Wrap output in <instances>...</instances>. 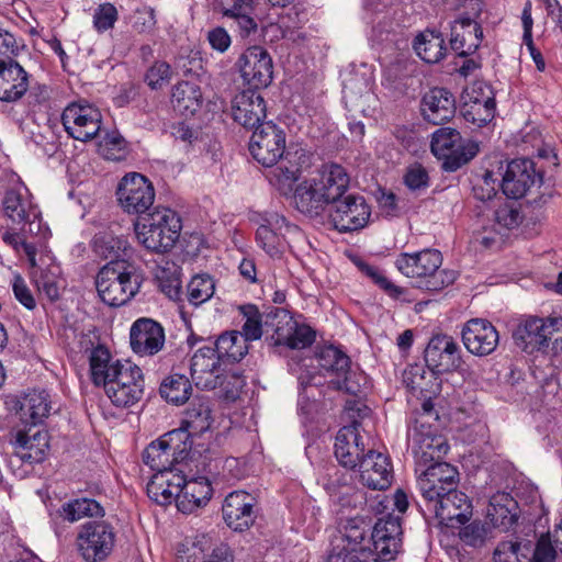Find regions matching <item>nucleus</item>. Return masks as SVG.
Masks as SVG:
<instances>
[{
    "label": "nucleus",
    "instance_id": "1",
    "mask_svg": "<svg viewBox=\"0 0 562 562\" xmlns=\"http://www.w3.org/2000/svg\"><path fill=\"white\" fill-rule=\"evenodd\" d=\"M350 177L339 164L326 162L315 177L299 184L296 210L310 217L322 216L327 209L349 192Z\"/></svg>",
    "mask_w": 562,
    "mask_h": 562
},
{
    "label": "nucleus",
    "instance_id": "2",
    "mask_svg": "<svg viewBox=\"0 0 562 562\" xmlns=\"http://www.w3.org/2000/svg\"><path fill=\"white\" fill-rule=\"evenodd\" d=\"M143 281V273L134 262L111 260L99 270L95 288L106 305L122 306L139 292Z\"/></svg>",
    "mask_w": 562,
    "mask_h": 562
},
{
    "label": "nucleus",
    "instance_id": "3",
    "mask_svg": "<svg viewBox=\"0 0 562 562\" xmlns=\"http://www.w3.org/2000/svg\"><path fill=\"white\" fill-rule=\"evenodd\" d=\"M394 265L403 276L416 279L419 289L432 292L449 286L458 277L454 270L440 269L442 265L441 252L431 248L412 254L401 252Z\"/></svg>",
    "mask_w": 562,
    "mask_h": 562
},
{
    "label": "nucleus",
    "instance_id": "4",
    "mask_svg": "<svg viewBox=\"0 0 562 562\" xmlns=\"http://www.w3.org/2000/svg\"><path fill=\"white\" fill-rule=\"evenodd\" d=\"M182 229L179 214L170 207L157 206L134 223L137 240L148 250L165 254L178 240Z\"/></svg>",
    "mask_w": 562,
    "mask_h": 562
},
{
    "label": "nucleus",
    "instance_id": "5",
    "mask_svg": "<svg viewBox=\"0 0 562 562\" xmlns=\"http://www.w3.org/2000/svg\"><path fill=\"white\" fill-rule=\"evenodd\" d=\"M265 333L272 346L289 349H304L315 341V331L305 324H299L291 313L282 307H273L265 314Z\"/></svg>",
    "mask_w": 562,
    "mask_h": 562
},
{
    "label": "nucleus",
    "instance_id": "6",
    "mask_svg": "<svg viewBox=\"0 0 562 562\" xmlns=\"http://www.w3.org/2000/svg\"><path fill=\"white\" fill-rule=\"evenodd\" d=\"M407 441L418 468L441 460L450 448L447 438L439 431V425H426L424 417L417 419L415 425H407Z\"/></svg>",
    "mask_w": 562,
    "mask_h": 562
},
{
    "label": "nucleus",
    "instance_id": "7",
    "mask_svg": "<svg viewBox=\"0 0 562 562\" xmlns=\"http://www.w3.org/2000/svg\"><path fill=\"white\" fill-rule=\"evenodd\" d=\"M431 153L442 159V168L454 172L473 159L479 153L475 142H462L461 134L456 128L440 127L434 134L430 143Z\"/></svg>",
    "mask_w": 562,
    "mask_h": 562
},
{
    "label": "nucleus",
    "instance_id": "8",
    "mask_svg": "<svg viewBox=\"0 0 562 562\" xmlns=\"http://www.w3.org/2000/svg\"><path fill=\"white\" fill-rule=\"evenodd\" d=\"M116 541L114 526L105 520H90L80 526L76 547L86 562H102L113 551Z\"/></svg>",
    "mask_w": 562,
    "mask_h": 562
},
{
    "label": "nucleus",
    "instance_id": "9",
    "mask_svg": "<svg viewBox=\"0 0 562 562\" xmlns=\"http://www.w3.org/2000/svg\"><path fill=\"white\" fill-rule=\"evenodd\" d=\"M561 327V317L525 316L519 319L513 330V339L515 345L526 353L546 351L553 334Z\"/></svg>",
    "mask_w": 562,
    "mask_h": 562
},
{
    "label": "nucleus",
    "instance_id": "10",
    "mask_svg": "<svg viewBox=\"0 0 562 562\" xmlns=\"http://www.w3.org/2000/svg\"><path fill=\"white\" fill-rule=\"evenodd\" d=\"M112 372V378L103 385L112 404L116 407L127 408L139 402L144 395L142 369L126 362Z\"/></svg>",
    "mask_w": 562,
    "mask_h": 562
},
{
    "label": "nucleus",
    "instance_id": "11",
    "mask_svg": "<svg viewBox=\"0 0 562 562\" xmlns=\"http://www.w3.org/2000/svg\"><path fill=\"white\" fill-rule=\"evenodd\" d=\"M327 211L330 223L340 233L364 228L371 216V206L359 193H348L331 204Z\"/></svg>",
    "mask_w": 562,
    "mask_h": 562
},
{
    "label": "nucleus",
    "instance_id": "12",
    "mask_svg": "<svg viewBox=\"0 0 562 562\" xmlns=\"http://www.w3.org/2000/svg\"><path fill=\"white\" fill-rule=\"evenodd\" d=\"M286 136L284 130L269 121L260 124L252 133L249 151L263 167H273L285 155Z\"/></svg>",
    "mask_w": 562,
    "mask_h": 562
},
{
    "label": "nucleus",
    "instance_id": "13",
    "mask_svg": "<svg viewBox=\"0 0 562 562\" xmlns=\"http://www.w3.org/2000/svg\"><path fill=\"white\" fill-rule=\"evenodd\" d=\"M117 200L130 214H147L155 201V189L150 180L137 172L127 173L117 187Z\"/></svg>",
    "mask_w": 562,
    "mask_h": 562
},
{
    "label": "nucleus",
    "instance_id": "14",
    "mask_svg": "<svg viewBox=\"0 0 562 562\" xmlns=\"http://www.w3.org/2000/svg\"><path fill=\"white\" fill-rule=\"evenodd\" d=\"M431 499L425 501L426 509L446 527L456 528L459 525H464L472 515L471 501L458 487Z\"/></svg>",
    "mask_w": 562,
    "mask_h": 562
},
{
    "label": "nucleus",
    "instance_id": "15",
    "mask_svg": "<svg viewBox=\"0 0 562 562\" xmlns=\"http://www.w3.org/2000/svg\"><path fill=\"white\" fill-rule=\"evenodd\" d=\"M102 115L87 102L69 104L61 114L63 125L70 137L80 142L93 139L100 132Z\"/></svg>",
    "mask_w": 562,
    "mask_h": 562
},
{
    "label": "nucleus",
    "instance_id": "16",
    "mask_svg": "<svg viewBox=\"0 0 562 562\" xmlns=\"http://www.w3.org/2000/svg\"><path fill=\"white\" fill-rule=\"evenodd\" d=\"M236 66L248 89L267 88L273 79V61L261 46L248 47L238 58Z\"/></svg>",
    "mask_w": 562,
    "mask_h": 562
},
{
    "label": "nucleus",
    "instance_id": "17",
    "mask_svg": "<svg viewBox=\"0 0 562 562\" xmlns=\"http://www.w3.org/2000/svg\"><path fill=\"white\" fill-rule=\"evenodd\" d=\"M425 363L430 371L429 376L453 372L461 368V349L453 337L438 334L430 338L425 349Z\"/></svg>",
    "mask_w": 562,
    "mask_h": 562
},
{
    "label": "nucleus",
    "instance_id": "18",
    "mask_svg": "<svg viewBox=\"0 0 562 562\" xmlns=\"http://www.w3.org/2000/svg\"><path fill=\"white\" fill-rule=\"evenodd\" d=\"M104 508L93 498L78 497L64 502L57 509L49 510V524L57 538L68 533L66 524H74L83 518H103Z\"/></svg>",
    "mask_w": 562,
    "mask_h": 562
},
{
    "label": "nucleus",
    "instance_id": "19",
    "mask_svg": "<svg viewBox=\"0 0 562 562\" xmlns=\"http://www.w3.org/2000/svg\"><path fill=\"white\" fill-rule=\"evenodd\" d=\"M254 221L259 225L256 232L258 246L271 258H281L288 248L283 234V228H290L286 218L277 212H265Z\"/></svg>",
    "mask_w": 562,
    "mask_h": 562
},
{
    "label": "nucleus",
    "instance_id": "20",
    "mask_svg": "<svg viewBox=\"0 0 562 562\" xmlns=\"http://www.w3.org/2000/svg\"><path fill=\"white\" fill-rule=\"evenodd\" d=\"M418 470L422 473L417 484L424 502L432 501V497H439L459 485V471L450 463L438 460Z\"/></svg>",
    "mask_w": 562,
    "mask_h": 562
},
{
    "label": "nucleus",
    "instance_id": "21",
    "mask_svg": "<svg viewBox=\"0 0 562 562\" xmlns=\"http://www.w3.org/2000/svg\"><path fill=\"white\" fill-rule=\"evenodd\" d=\"M402 526L400 517L387 515L379 518L371 527L368 540L372 544L374 558L382 561L394 560L402 546Z\"/></svg>",
    "mask_w": 562,
    "mask_h": 562
},
{
    "label": "nucleus",
    "instance_id": "22",
    "mask_svg": "<svg viewBox=\"0 0 562 562\" xmlns=\"http://www.w3.org/2000/svg\"><path fill=\"white\" fill-rule=\"evenodd\" d=\"M223 366L213 347L204 346L198 349L192 356L190 364L191 376L196 387L204 390L226 389Z\"/></svg>",
    "mask_w": 562,
    "mask_h": 562
},
{
    "label": "nucleus",
    "instance_id": "23",
    "mask_svg": "<svg viewBox=\"0 0 562 562\" xmlns=\"http://www.w3.org/2000/svg\"><path fill=\"white\" fill-rule=\"evenodd\" d=\"M542 183V175L535 168L531 159H514L507 164L502 180V190L510 199L525 196L536 184Z\"/></svg>",
    "mask_w": 562,
    "mask_h": 562
},
{
    "label": "nucleus",
    "instance_id": "24",
    "mask_svg": "<svg viewBox=\"0 0 562 562\" xmlns=\"http://www.w3.org/2000/svg\"><path fill=\"white\" fill-rule=\"evenodd\" d=\"M3 215L8 226L23 231L25 225L32 226L40 217V211L33 204L26 188H11L4 192L2 199Z\"/></svg>",
    "mask_w": 562,
    "mask_h": 562
},
{
    "label": "nucleus",
    "instance_id": "25",
    "mask_svg": "<svg viewBox=\"0 0 562 562\" xmlns=\"http://www.w3.org/2000/svg\"><path fill=\"white\" fill-rule=\"evenodd\" d=\"M304 157V153H300L299 150L294 153L288 151L282 159L271 167L272 169L267 176L270 184L281 195L293 199L295 206L300 184L297 181L302 176L301 159Z\"/></svg>",
    "mask_w": 562,
    "mask_h": 562
},
{
    "label": "nucleus",
    "instance_id": "26",
    "mask_svg": "<svg viewBox=\"0 0 562 562\" xmlns=\"http://www.w3.org/2000/svg\"><path fill=\"white\" fill-rule=\"evenodd\" d=\"M462 341L469 352L485 357L495 351L499 342L496 327L487 319H469L462 328Z\"/></svg>",
    "mask_w": 562,
    "mask_h": 562
},
{
    "label": "nucleus",
    "instance_id": "27",
    "mask_svg": "<svg viewBox=\"0 0 562 562\" xmlns=\"http://www.w3.org/2000/svg\"><path fill=\"white\" fill-rule=\"evenodd\" d=\"M233 120L247 130L265 123L267 105L259 90L246 89L238 92L231 102Z\"/></svg>",
    "mask_w": 562,
    "mask_h": 562
},
{
    "label": "nucleus",
    "instance_id": "28",
    "mask_svg": "<svg viewBox=\"0 0 562 562\" xmlns=\"http://www.w3.org/2000/svg\"><path fill=\"white\" fill-rule=\"evenodd\" d=\"M255 496L245 491L229 493L223 503L222 513L226 525L235 531H245L256 519Z\"/></svg>",
    "mask_w": 562,
    "mask_h": 562
},
{
    "label": "nucleus",
    "instance_id": "29",
    "mask_svg": "<svg viewBox=\"0 0 562 562\" xmlns=\"http://www.w3.org/2000/svg\"><path fill=\"white\" fill-rule=\"evenodd\" d=\"M132 350L138 356H154L165 345V329L151 318H138L130 330Z\"/></svg>",
    "mask_w": 562,
    "mask_h": 562
},
{
    "label": "nucleus",
    "instance_id": "30",
    "mask_svg": "<svg viewBox=\"0 0 562 562\" xmlns=\"http://www.w3.org/2000/svg\"><path fill=\"white\" fill-rule=\"evenodd\" d=\"M361 483L371 490L384 491L393 481V467L390 457L369 450L358 464Z\"/></svg>",
    "mask_w": 562,
    "mask_h": 562
},
{
    "label": "nucleus",
    "instance_id": "31",
    "mask_svg": "<svg viewBox=\"0 0 562 562\" xmlns=\"http://www.w3.org/2000/svg\"><path fill=\"white\" fill-rule=\"evenodd\" d=\"M420 113L428 123L445 124L456 114V99L446 88H431L420 100Z\"/></svg>",
    "mask_w": 562,
    "mask_h": 562
},
{
    "label": "nucleus",
    "instance_id": "32",
    "mask_svg": "<svg viewBox=\"0 0 562 562\" xmlns=\"http://www.w3.org/2000/svg\"><path fill=\"white\" fill-rule=\"evenodd\" d=\"M361 424L357 420L339 429L335 440V457L340 465L353 470L360 463L364 456V445L361 442L359 427Z\"/></svg>",
    "mask_w": 562,
    "mask_h": 562
},
{
    "label": "nucleus",
    "instance_id": "33",
    "mask_svg": "<svg viewBox=\"0 0 562 562\" xmlns=\"http://www.w3.org/2000/svg\"><path fill=\"white\" fill-rule=\"evenodd\" d=\"M256 4L257 0H231L226 7H222V15L227 19L229 29L243 40L258 33Z\"/></svg>",
    "mask_w": 562,
    "mask_h": 562
},
{
    "label": "nucleus",
    "instance_id": "34",
    "mask_svg": "<svg viewBox=\"0 0 562 562\" xmlns=\"http://www.w3.org/2000/svg\"><path fill=\"white\" fill-rule=\"evenodd\" d=\"M483 40V30L470 16H461L451 24V48L461 57L475 53Z\"/></svg>",
    "mask_w": 562,
    "mask_h": 562
},
{
    "label": "nucleus",
    "instance_id": "35",
    "mask_svg": "<svg viewBox=\"0 0 562 562\" xmlns=\"http://www.w3.org/2000/svg\"><path fill=\"white\" fill-rule=\"evenodd\" d=\"M29 89V75L24 68L12 58L0 61V100L15 102Z\"/></svg>",
    "mask_w": 562,
    "mask_h": 562
},
{
    "label": "nucleus",
    "instance_id": "36",
    "mask_svg": "<svg viewBox=\"0 0 562 562\" xmlns=\"http://www.w3.org/2000/svg\"><path fill=\"white\" fill-rule=\"evenodd\" d=\"M212 494V484L206 476L186 479L182 494L179 495L177 501V507L183 514H191L205 506Z\"/></svg>",
    "mask_w": 562,
    "mask_h": 562
},
{
    "label": "nucleus",
    "instance_id": "37",
    "mask_svg": "<svg viewBox=\"0 0 562 562\" xmlns=\"http://www.w3.org/2000/svg\"><path fill=\"white\" fill-rule=\"evenodd\" d=\"M52 400L46 390H32L19 401L21 420L31 426L42 424L50 414Z\"/></svg>",
    "mask_w": 562,
    "mask_h": 562
},
{
    "label": "nucleus",
    "instance_id": "38",
    "mask_svg": "<svg viewBox=\"0 0 562 562\" xmlns=\"http://www.w3.org/2000/svg\"><path fill=\"white\" fill-rule=\"evenodd\" d=\"M15 454L22 462L34 464L45 460L48 445V435L45 431L37 430L30 436L23 430H19L13 441Z\"/></svg>",
    "mask_w": 562,
    "mask_h": 562
},
{
    "label": "nucleus",
    "instance_id": "39",
    "mask_svg": "<svg viewBox=\"0 0 562 562\" xmlns=\"http://www.w3.org/2000/svg\"><path fill=\"white\" fill-rule=\"evenodd\" d=\"M213 423L212 408L207 398H194L183 414L180 427L190 435L199 436L207 431Z\"/></svg>",
    "mask_w": 562,
    "mask_h": 562
},
{
    "label": "nucleus",
    "instance_id": "40",
    "mask_svg": "<svg viewBox=\"0 0 562 562\" xmlns=\"http://www.w3.org/2000/svg\"><path fill=\"white\" fill-rule=\"evenodd\" d=\"M213 350L220 361L227 366L239 362L248 353V345L238 330H231L218 336Z\"/></svg>",
    "mask_w": 562,
    "mask_h": 562
},
{
    "label": "nucleus",
    "instance_id": "41",
    "mask_svg": "<svg viewBox=\"0 0 562 562\" xmlns=\"http://www.w3.org/2000/svg\"><path fill=\"white\" fill-rule=\"evenodd\" d=\"M495 112L496 102L494 94L482 95V99H477L474 93L464 95L462 115L465 121L481 127L488 124L494 119Z\"/></svg>",
    "mask_w": 562,
    "mask_h": 562
},
{
    "label": "nucleus",
    "instance_id": "42",
    "mask_svg": "<svg viewBox=\"0 0 562 562\" xmlns=\"http://www.w3.org/2000/svg\"><path fill=\"white\" fill-rule=\"evenodd\" d=\"M369 532L371 533V525L369 521H366L362 517H353L348 519L342 528L340 529L342 547H346L348 551L359 552L361 547L370 548L372 560L376 561L374 558V551L372 544L368 543L370 537H368Z\"/></svg>",
    "mask_w": 562,
    "mask_h": 562
},
{
    "label": "nucleus",
    "instance_id": "43",
    "mask_svg": "<svg viewBox=\"0 0 562 562\" xmlns=\"http://www.w3.org/2000/svg\"><path fill=\"white\" fill-rule=\"evenodd\" d=\"M491 527L501 528L503 531L512 528L518 519L517 502L509 494H502L491 502L487 512Z\"/></svg>",
    "mask_w": 562,
    "mask_h": 562
},
{
    "label": "nucleus",
    "instance_id": "44",
    "mask_svg": "<svg viewBox=\"0 0 562 562\" xmlns=\"http://www.w3.org/2000/svg\"><path fill=\"white\" fill-rule=\"evenodd\" d=\"M413 47L418 57L427 64L439 63L447 53L442 34L429 30L419 33L415 37Z\"/></svg>",
    "mask_w": 562,
    "mask_h": 562
},
{
    "label": "nucleus",
    "instance_id": "45",
    "mask_svg": "<svg viewBox=\"0 0 562 562\" xmlns=\"http://www.w3.org/2000/svg\"><path fill=\"white\" fill-rule=\"evenodd\" d=\"M171 103L182 115H193L202 105V92L198 85L190 81L178 82L172 88Z\"/></svg>",
    "mask_w": 562,
    "mask_h": 562
},
{
    "label": "nucleus",
    "instance_id": "46",
    "mask_svg": "<svg viewBox=\"0 0 562 562\" xmlns=\"http://www.w3.org/2000/svg\"><path fill=\"white\" fill-rule=\"evenodd\" d=\"M324 488L334 503L345 506H356L358 499L363 498V494L355 490L348 482V475L338 470L333 475H328L324 483Z\"/></svg>",
    "mask_w": 562,
    "mask_h": 562
},
{
    "label": "nucleus",
    "instance_id": "47",
    "mask_svg": "<svg viewBox=\"0 0 562 562\" xmlns=\"http://www.w3.org/2000/svg\"><path fill=\"white\" fill-rule=\"evenodd\" d=\"M91 380L94 385H104L112 378L113 370L123 366L119 360L112 362L109 349L103 345L94 347L89 356Z\"/></svg>",
    "mask_w": 562,
    "mask_h": 562
},
{
    "label": "nucleus",
    "instance_id": "48",
    "mask_svg": "<svg viewBox=\"0 0 562 562\" xmlns=\"http://www.w3.org/2000/svg\"><path fill=\"white\" fill-rule=\"evenodd\" d=\"M92 249L97 256L111 261L121 260V255H128L131 246L124 236H115L112 232L103 231L94 235Z\"/></svg>",
    "mask_w": 562,
    "mask_h": 562
},
{
    "label": "nucleus",
    "instance_id": "49",
    "mask_svg": "<svg viewBox=\"0 0 562 562\" xmlns=\"http://www.w3.org/2000/svg\"><path fill=\"white\" fill-rule=\"evenodd\" d=\"M159 393L166 402L182 405L190 398L192 385L184 374L170 373L162 380Z\"/></svg>",
    "mask_w": 562,
    "mask_h": 562
},
{
    "label": "nucleus",
    "instance_id": "50",
    "mask_svg": "<svg viewBox=\"0 0 562 562\" xmlns=\"http://www.w3.org/2000/svg\"><path fill=\"white\" fill-rule=\"evenodd\" d=\"M192 438L193 436L186 431V428L181 427L168 431L160 437L176 463H181L191 458Z\"/></svg>",
    "mask_w": 562,
    "mask_h": 562
},
{
    "label": "nucleus",
    "instance_id": "51",
    "mask_svg": "<svg viewBox=\"0 0 562 562\" xmlns=\"http://www.w3.org/2000/svg\"><path fill=\"white\" fill-rule=\"evenodd\" d=\"M318 366L327 373L335 374L340 379L350 369V358L339 348L334 346H324L316 353Z\"/></svg>",
    "mask_w": 562,
    "mask_h": 562
},
{
    "label": "nucleus",
    "instance_id": "52",
    "mask_svg": "<svg viewBox=\"0 0 562 562\" xmlns=\"http://www.w3.org/2000/svg\"><path fill=\"white\" fill-rule=\"evenodd\" d=\"M239 312L245 318L240 335L246 341H255L261 338L265 331V315L262 316L255 304H245L239 306Z\"/></svg>",
    "mask_w": 562,
    "mask_h": 562
},
{
    "label": "nucleus",
    "instance_id": "53",
    "mask_svg": "<svg viewBox=\"0 0 562 562\" xmlns=\"http://www.w3.org/2000/svg\"><path fill=\"white\" fill-rule=\"evenodd\" d=\"M143 461L156 473L169 470L176 464L160 438L147 446L143 452Z\"/></svg>",
    "mask_w": 562,
    "mask_h": 562
},
{
    "label": "nucleus",
    "instance_id": "54",
    "mask_svg": "<svg viewBox=\"0 0 562 562\" xmlns=\"http://www.w3.org/2000/svg\"><path fill=\"white\" fill-rule=\"evenodd\" d=\"M427 367L415 363L408 366L403 372V383L413 392H420L424 394L425 392H430L432 384L437 383L438 375L429 376L426 370Z\"/></svg>",
    "mask_w": 562,
    "mask_h": 562
},
{
    "label": "nucleus",
    "instance_id": "55",
    "mask_svg": "<svg viewBox=\"0 0 562 562\" xmlns=\"http://www.w3.org/2000/svg\"><path fill=\"white\" fill-rule=\"evenodd\" d=\"M58 268L42 270L35 278V285L40 295L45 296L49 302L59 300L64 289V280L59 277Z\"/></svg>",
    "mask_w": 562,
    "mask_h": 562
},
{
    "label": "nucleus",
    "instance_id": "56",
    "mask_svg": "<svg viewBox=\"0 0 562 562\" xmlns=\"http://www.w3.org/2000/svg\"><path fill=\"white\" fill-rule=\"evenodd\" d=\"M188 301L194 306H200L209 301L215 292V281L207 273L194 276L187 286Z\"/></svg>",
    "mask_w": 562,
    "mask_h": 562
},
{
    "label": "nucleus",
    "instance_id": "57",
    "mask_svg": "<svg viewBox=\"0 0 562 562\" xmlns=\"http://www.w3.org/2000/svg\"><path fill=\"white\" fill-rule=\"evenodd\" d=\"M531 541H503L494 550V562H529Z\"/></svg>",
    "mask_w": 562,
    "mask_h": 562
},
{
    "label": "nucleus",
    "instance_id": "58",
    "mask_svg": "<svg viewBox=\"0 0 562 562\" xmlns=\"http://www.w3.org/2000/svg\"><path fill=\"white\" fill-rule=\"evenodd\" d=\"M491 533L492 527L487 520H473L461 528L459 536L467 546L480 548L490 538Z\"/></svg>",
    "mask_w": 562,
    "mask_h": 562
},
{
    "label": "nucleus",
    "instance_id": "59",
    "mask_svg": "<svg viewBox=\"0 0 562 562\" xmlns=\"http://www.w3.org/2000/svg\"><path fill=\"white\" fill-rule=\"evenodd\" d=\"M359 270L370 278L374 284H376L381 290H383L390 297L400 299L405 290L396 284H394L391 280H389L383 272L375 266H372L364 261H359L357 263Z\"/></svg>",
    "mask_w": 562,
    "mask_h": 562
},
{
    "label": "nucleus",
    "instance_id": "60",
    "mask_svg": "<svg viewBox=\"0 0 562 562\" xmlns=\"http://www.w3.org/2000/svg\"><path fill=\"white\" fill-rule=\"evenodd\" d=\"M171 67L165 60H156L145 72L144 81L151 89H161L171 79Z\"/></svg>",
    "mask_w": 562,
    "mask_h": 562
},
{
    "label": "nucleus",
    "instance_id": "61",
    "mask_svg": "<svg viewBox=\"0 0 562 562\" xmlns=\"http://www.w3.org/2000/svg\"><path fill=\"white\" fill-rule=\"evenodd\" d=\"M165 482L164 475H153L146 487L148 497L162 506L177 502V494Z\"/></svg>",
    "mask_w": 562,
    "mask_h": 562
},
{
    "label": "nucleus",
    "instance_id": "62",
    "mask_svg": "<svg viewBox=\"0 0 562 562\" xmlns=\"http://www.w3.org/2000/svg\"><path fill=\"white\" fill-rule=\"evenodd\" d=\"M132 27L138 34H150L155 31L157 20L151 7L143 5L131 15Z\"/></svg>",
    "mask_w": 562,
    "mask_h": 562
},
{
    "label": "nucleus",
    "instance_id": "63",
    "mask_svg": "<svg viewBox=\"0 0 562 562\" xmlns=\"http://www.w3.org/2000/svg\"><path fill=\"white\" fill-rule=\"evenodd\" d=\"M404 184L414 192H422L430 186L426 168L420 164L409 166L404 175Z\"/></svg>",
    "mask_w": 562,
    "mask_h": 562
},
{
    "label": "nucleus",
    "instance_id": "64",
    "mask_svg": "<svg viewBox=\"0 0 562 562\" xmlns=\"http://www.w3.org/2000/svg\"><path fill=\"white\" fill-rule=\"evenodd\" d=\"M117 18L119 13L114 4L102 3L94 11L93 26L99 33H103L114 26Z\"/></svg>",
    "mask_w": 562,
    "mask_h": 562
}]
</instances>
